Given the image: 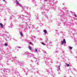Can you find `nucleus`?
<instances>
[{"label":"nucleus","instance_id":"f257e3e1","mask_svg":"<svg viewBox=\"0 0 77 77\" xmlns=\"http://www.w3.org/2000/svg\"><path fill=\"white\" fill-rule=\"evenodd\" d=\"M61 42L62 45L63 44H66V41H65V39H63V41H61Z\"/></svg>","mask_w":77,"mask_h":77},{"label":"nucleus","instance_id":"f03ea898","mask_svg":"<svg viewBox=\"0 0 77 77\" xmlns=\"http://www.w3.org/2000/svg\"><path fill=\"white\" fill-rule=\"evenodd\" d=\"M16 2L18 6H20V7H21V6H22L21 5V4L19 3V2H18V1H17V0H16Z\"/></svg>","mask_w":77,"mask_h":77},{"label":"nucleus","instance_id":"7ed1b4c3","mask_svg":"<svg viewBox=\"0 0 77 77\" xmlns=\"http://www.w3.org/2000/svg\"><path fill=\"white\" fill-rule=\"evenodd\" d=\"M36 38V37H35V36H32V40H33V39H35Z\"/></svg>","mask_w":77,"mask_h":77},{"label":"nucleus","instance_id":"20e7f679","mask_svg":"<svg viewBox=\"0 0 77 77\" xmlns=\"http://www.w3.org/2000/svg\"><path fill=\"white\" fill-rule=\"evenodd\" d=\"M43 32L45 33H47V31L45 29L43 30Z\"/></svg>","mask_w":77,"mask_h":77},{"label":"nucleus","instance_id":"39448f33","mask_svg":"<svg viewBox=\"0 0 77 77\" xmlns=\"http://www.w3.org/2000/svg\"><path fill=\"white\" fill-rule=\"evenodd\" d=\"M0 25L1 27H3V24H2V23H0Z\"/></svg>","mask_w":77,"mask_h":77},{"label":"nucleus","instance_id":"423d86ee","mask_svg":"<svg viewBox=\"0 0 77 77\" xmlns=\"http://www.w3.org/2000/svg\"><path fill=\"white\" fill-rule=\"evenodd\" d=\"M28 48H29V49L30 50H32V48L30 47V46H29L28 47Z\"/></svg>","mask_w":77,"mask_h":77},{"label":"nucleus","instance_id":"0eeeda50","mask_svg":"<svg viewBox=\"0 0 77 77\" xmlns=\"http://www.w3.org/2000/svg\"><path fill=\"white\" fill-rule=\"evenodd\" d=\"M20 35H21L22 36H23V32H20Z\"/></svg>","mask_w":77,"mask_h":77},{"label":"nucleus","instance_id":"6e6552de","mask_svg":"<svg viewBox=\"0 0 77 77\" xmlns=\"http://www.w3.org/2000/svg\"><path fill=\"white\" fill-rule=\"evenodd\" d=\"M66 66H69V64H67V63H66Z\"/></svg>","mask_w":77,"mask_h":77},{"label":"nucleus","instance_id":"1a4fd4ad","mask_svg":"<svg viewBox=\"0 0 77 77\" xmlns=\"http://www.w3.org/2000/svg\"><path fill=\"white\" fill-rule=\"evenodd\" d=\"M35 52H38V50H37V49L36 48H35Z\"/></svg>","mask_w":77,"mask_h":77},{"label":"nucleus","instance_id":"9d476101","mask_svg":"<svg viewBox=\"0 0 77 77\" xmlns=\"http://www.w3.org/2000/svg\"><path fill=\"white\" fill-rule=\"evenodd\" d=\"M27 16H28V17H30V14H29L27 15Z\"/></svg>","mask_w":77,"mask_h":77},{"label":"nucleus","instance_id":"9b49d317","mask_svg":"<svg viewBox=\"0 0 77 77\" xmlns=\"http://www.w3.org/2000/svg\"><path fill=\"white\" fill-rule=\"evenodd\" d=\"M69 48L71 50H72V47L71 46H69Z\"/></svg>","mask_w":77,"mask_h":77},{"label":"nucleus","instance_id":"f8f14e48","mask_svg":"<svg viewBox=\"0 0 77 77\" xmlns=\"http://www.w3.org/2000/svg\"><path fill=\"white\" fill-rule=\"evenodd\" d=\"M30 45H33V44H32V42H30Z\"/></svg>","mask_w":77,"mask_h":77},{"label":"nucleus","instance_id":"ddd939ff","mask_svg":"<svg viewBox=\"0 0 77 77\" xmlns=\"http://www.w3.org/2000/svg\"><path fill=\"white\" fill-rule=\"evenodd\" d=\"M5 36H6V37H7V36H6V35H5L4 36V38H6V37H5Z\"/></svg>","mask_w":77,"mask_h":77},{"label":"nucleus","instance_id":"4468645a","mask_svg":"<svg viewBox=\"0 0 77 77\" xmlns=\"http://www.w3.org/2000/svg\"><path fill=\"white\" fill-rule=\"evenodd\" d=\"M7 45H8V44H6V43L5 44V46H7Z\"/></svg>","mask_w":77,"mask_h":77},{"label":"nucleus","instance_id":"2eb2a0df","mask_svg":"<svg viewBox=\"0 0 77 77\" xmlns=\"http://www.w3.org/2000/svg\"><path fill=\"white\" fill-rule=\"evenodd\" d=\"M58 69H59V70L60 69V66H58Z\"/></svg>","mask_w":77,"mask_h":77},{"label":"nucleus","instance_id":"dca6fc26","mask_svg":"<svg viewBox=\"0 0 77 77\" xmlns=\"http://www.w3.org/2000/svg\"><path fill=\"white\" fill-rule=\"evenodd\" d=\"M42 44L43 45H45V44H44V42H42Z\"/></svg>","mask_w":77,"mask_h":77},{"label":"nucleus","instance_id":"f3484780","mask_svg":"<svg viewBox=\"0 0 77 77\" xmlns=\"http://www.w3.org/2000/svg\"><path fill=\"white\" fill-rule=\"evenodd\" d=\"M74 16L75 17H77V16H76V15H75V13H74Z\"/></svg>","mask_w":77,"mask_h":77},{"label":"nucleus","instance_id":"a211bd4d","mask_svg":"<svg viewBox=\"0 0 77 77\" xmlns=\"http://www.w3.org/2000/svg\"><path fill=\"white\" fill-rule=\"evenodd\" d=\"M18 47V48H21V47H20V46L18 47Z\"/></svg>","mask_w":77,"mask_h":77},{"label":"nucleus","instance_id":"6ab92c4d","mask_svg":"<svg viewBox=\"0 0 77 77\" xmlns=\"http://www.w3.org/2000/svg\"><path fill=\"white\" fill-rule=\"evenodd\" d=\"M47 41H48V40H46V42H47Z\"/></svg>","mask_w":77,"mask_h":77},{"label":"nucleus","instance_id":"aec40b11","mask_svg":"<svg viewBox=\"0 0 77 77\" xmlns=\"http://www.w3.org/2000/svg\"><path fill=\"white\" fill-rule=\"evenodd\" d=\"M45 2H47V0H45Z\"/></svg>","mask_w":77,"mask_h":77},{"label":"nucleus","instance_id":"412c9836","mask_svg":"<svg viewBox=\"0 0 77 77\" xmlns=\"http://www.w3.org/2000/svg\"><path fill=\"white\" fill-rule=\"evenodd\" d=\"M3 0V1L4 2H5V0Z\"/></svg>","mask_w":77,"mask_h":77},{"label":"nucleus","instance_id":"4be33fe9","mask_svg":"<svg viewBox=\"0 0 77 77\" xmlns=\"http://www.w3.org/2000/svg\"><path fill=\"white\" fill-rule=\"evenodd\" d=\"M30 77H33V76H31Z\"/></svg>","mask_w":77,"mask_h":77},{"label":"nucleus","instance_id":"5701e85b","mask_svg":"<svg viewBox=\"0 0 77 77\" xmlns=\"http://www.w3.org/2000/svg\"><path fill=\"white\" fill-rule=\"evenodd\" d=\"M58 74H60V73H58Z\"/></svg>","mask_w":77,"mask_h":77},{"label":"nucleus","instance_id":"b1692460","mask_svg":"<svg viewBox=\"0 0 77 77\" xmlns=\"http://www.w3.org/2000/svg\"><path fill=\"white\" fill-rule=\"evenodd\" d=\"M26 25L27 26V24L26 23Z\"/></svg>","mask_w":77,"mask_h":77},{"label":"nucleus","instance_id":"393cba45","mask_svg":"<svg viewBox=\"0 0 77 77\" xmlns=\"http://www.w3.org/2000/svg\"><path fill=\"white\" fill-rule=\"evenodd\" d=\"M15 57V58H16V57Z\"/></svg>","mask_w":77,"mask_h":77},{"label":"nucleus","instance_id":"a878e982","mask_svg":"<svg viewBox=\"0 0 77 77\" xmlns=\"http://www.w3.org/2000/svg\"><path fill=\"white\" fill-rule=\"evenodd\" d=\"M42 14H43V13H42Z\"/></svg>","mask_w":77,"mask_h":77}]
</instances>
